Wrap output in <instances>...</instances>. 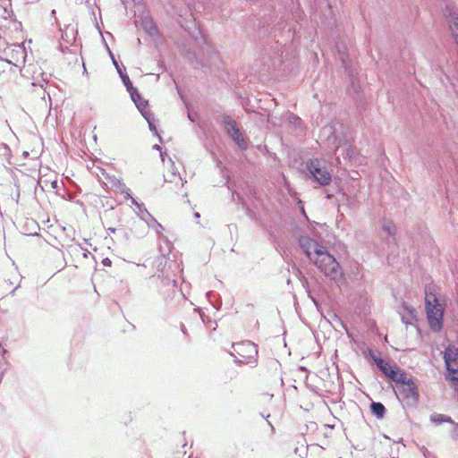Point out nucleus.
<instances>
[{"label":"nucleus","mask_w":458,"mask_h":458,"mask_svg":"<svg viewBox=\"0 0 458 458\" xmlns=\"http://www.w3.org/2000/svg\"><path fill=\"white\" fill-rule=\"evenodd\" d=\"M437 287L429 284L425 287L427 319L431 330L439 332L443 327L445 305L437 298Z\"/></svg>","instance_id":"obj_1"},{"label":"nucleus","mask_w":458,"mask_h":458,"mask_svg":"<svg viewBox=\"0 0 458 458\" xmlns=\"http://www.w3.org/2000/svg\"><path fill=\"white\" fill-rule=\"evenodd\" d=\"M308 257L327 276L335 278L340 274L338 262L326 250L325 247L318 249L315 252L309 250Z\"/></svg>","instance_id":"obj_2"},{"label":"nucleus","mask_w":458,"mask_h":458,"mask_svg":"<svg viewBox=\"0 0 458 458\" xmlns=\"http://www.w3.org/2000/svg\"><path fill=\"white\" fill-rule=\"evenodd\" d=\"M231 354L242 364L256 363L258 358V348L250 341H242L233 344Z\"/></svg>","instance_id":"obj_3"},{"label":"nucleus","mask_w":458,"mask_h":458,"mask_svg":"<svg viewBox=\"0 0 458 458\" xmlns=\"http://www.w3.org/2000/svg\"><path fill=\"white\" fill-rule=\"evenodd\" d=\"M444 359L448 371V377L453 382H456V391H458V349L449 346L445 349Z\"/></svg>","instance_id":"obj_4"},{"label":"nucleus","mask_w":458,"mask_h":458,"mask_svg":"<svg viewBox=\"0 0 458 458\" xmlns=\"http://www.w3.org/2000/svg\"><path fill=\"white\" fill-rule=\"evenodd\" d=\"M307 168L314 180L321 186L328 185L331 182V174L325 166L320 165L318 159H312L307 163Z\"/></svg>","instance_id":"obj_5"},{"label":"nucleus","mask_w":458,"mask_h":458,"mask_svg":"<svg viewBox=\"0 0 458 458\" xmlns=\"http://www.w3.org/2000/svg\"><path fill=\"white\" fill-rule=\"evenodd\" d=\"M225 126L227 132L232 136L234 142L242 149L247 148V142L245 141L241 131L239 130L237 123L231 118L225 120Z\"/></svg>","instance_id":"obj_6"},{"label":"nucleus","mask_w":458,"mask_h":458,"mask_svg":"<svg viewBox=\"0 0 458 458\" xmlns=\"http://www.w3.org/2000/svg\"><path fill=\"white\" fill-rule=\"evenodd\" d=\"M373 360L377 366V368L382 371V373L390 378V377L394 374V369L397 367L396 365H390V363L378 356L372 355Z\"/></svg>","instance_id":"obj_7"},{"label":"nucleus","mask_w":458,"mask_h":458,"mask_svg":"<svg viewBox=\"0 0 458 458\" xmlns=\"http://www.w3.org/2000/svg\"><path fill=\"white\" fill-rule=\"evenodd\" d=\"M390 379L397 384L398 388L411 380L398 366L394 369V374L390 377Z\"/></svg>","instance_id":"obj_8"},{"label":"nucleus","mask_w":458,"mask_h":458,"mask_svg":"<svg viewBox=\"0 0 458 458\" xmlns=\"http://www.w3.org/2000/svg\"><path fill=\"white\" fill-rule=\"evenodd\" d=\"M398 389L405 399L414 398L417 396V387L412 380L403 385Z\"/></svg>","instance_id":"obj_9"},{"label":"nucleus","mask_w":458,"mask_h":458,"mask_svg":"<svg viewBox=\"0 0 458 458\" xmlns=\"http://www.w3.org/2000/svg\"><path fill=\"white\" fill-rule=\"evenodd\" d=\"M300 243L301 247L305 250L307 255L309 250H311V252H315V250H318V249H321L323 247L318 245L316 242L310 239L309 237H301L300 240Z\"/></svg>","instance_id":"obj_10"},{"label":"nucleus","mask_w":458,"mask_h":458,"mask_svg":"<svg viewBox=\"0 0 458 458\" xmlns=\"http://www.w3.org/2000/svg\"><path fill=\"white\" fill-rule=\"evenodd\" d=\"M430 421L435 424L453 423L451 417L437 412L430 415Z\"/></svg>","instance_id":"obj_11"},{"label":"nucleus","mask_w":458,"mask_h":458,"mask_svg":"<svg viewBox=\"0 0 458 458\" xmlns=\"http://www.w3.org/2000/svg\"><path fill=\"white\" fill-rule=\"evenodd\" d=\"M449 28L455 42L458 44V16L452 15L448 21Z\"/></svg>","instance_id":"obj_12"},{"label":"nucleus","mask_w":458,"mask_h":458,"mask_svg":"<svg viewBox=\"0 0 458 458\" xmlns=\"http://www.w3.org/2000/svg\"><path fill=\"white\" fill-rule=\"evenodd\" d=\"M370 408L372 413L378 419H382L384 417L386 413V408L381 403H372Z\"/></svg>","instance_id":"obj_13"},{"label":"nucleus","mask_w":458,"mask_h":458,"mask_svg":"<svg viewBox=\"0 0 458 458\" xmlns=\"http://www.w3.org/2000/svg\"><path fill=\"white\" fill-rule=\"evenodd\" d=\"M7 66H8V68H9V72H7V75H9L8 80H10V79H11V76H12V73H13V75H15V74H16V72H15V69H13V66L11 65V63H10V62H8V63H7Z\"/></svg>","instance_id":"obj_14"},{"label":"nucleus","mask_w":458,"mask_h":458,"mask_svg":"<svg viewBox=\"0 0 458 458\" xmlns=\"http://www.w3.org/2000/svg\"><path fill=\"white\" fill-rule=\"evenodd\" d=\"M101 263L105 267H111L112 266V260L109 258L103 259Z\"/></svg>","instance_id":"obj_15"},{"label":"nucleus","mask_w":458,"mask_h":458,"mask_svg":"<svg viewBox=\"0 0 458 458\" xmlns=\"http://www.w3.org/2000/svg\"><path fill=\"white\" fill-rule=\"evenodd\" d=\"M134 102L137 104V106L140 109H141L147 106V103L145 101H140V103H137V101L134 99Z\"/></svg>","instance_id":"obj_16"},{"label":"nucleus","mask_w":458,"mask_h":458,"mask_svg":"<svg viewBox=\"0 0 458 458\" xmlns=\"http://www.w3.org/2000/svg\"><path fill=\"white\" fill-rule=\"evenodd\" d=\"M122 78H123V81L124 84L127 87H129V85H131V81H130V80H129V78L127 76H125V77L122 76Z\"/></svg>","instance_id":"obj_17"},{"label":"nucleus","mask_w":458,"mask_h":458,"mask_svg":"<svg viewBox=\"0 0 458 458\" xmlns=\"http://www.w3.org/2000/svg\"><path fill=\"white\" fill-rule=\"evenodd\" d=\"M127 195H128V197H129L130 199H131V202H132L133 204H136L135 199H134L133 198H131V197L130 196V194H128V193H127Z\"/></svg>","instance_id":"obj_18"},{"label":"nucleus","mask_w":458,"mask_h":458,"mask_svg":"<svg viewBox=\"0 0 458 458\" xmlns=\"http://www.w3.org/2000/svg\"><path fill=\"white\" fill-rule=\"evenodd\" d=\"M2 74H3V75L7 74V72H6L5 70H4V71H3V72H2V73H0V76H2Z\"/></svg>","instance_id":"obj_19"}]
</instances>
